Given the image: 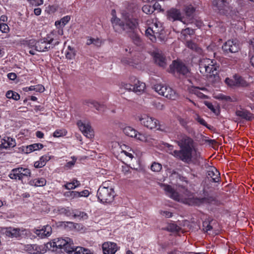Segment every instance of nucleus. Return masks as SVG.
<instances>
[{
  "label": "nucleus",
  "mask_w": 254,
  "mask_h": 254,
  "mask_svg": "<svg viewBox=\"0 0 254 254\" xmlns=\"http://www.w3.org/2000/svg\"><path fill=\"white\" fill-rule=\"evenodd\" d=\"M177 143L181 149L175 150L172 155L184 163H191L193 159H197L200 156L199 153H197L194 148L193 140L190 137L182 135Z\"/></svg>",
  "instance_id": "obj_1"
},
{
  "label": "nucleus",
  "mask_w": 254,
  "mask_h": 254,
  "mask_svg": "<svg viewBox=\"0 0 254 254\" xmlns=\"http://www.w3.org/2000/svg\"><path fill=\"white\" fill-rule=\"evenodd\" d=\"M72 245L73 243L70 238H59L54 239L52 242L47 243L46 247L48 249L53 248L52 251H57V249H59L62 252H64L68 254H93L89 249L80 247L75 248Z\"/></svg>",
  "instance_id": "obj_2"
},
{
  "label": "nucleus",
  "mask_w": 254,
  "mask_h": 254,
  "mask_svg": "<svg viewBox=\"0 0 254 254\" xmlns=\"http://www.w3.org/2000/svg\"><path fill=\"white\" fill-rule=\"evenodd\" d=\"M115 13V10H112V14L113 17L111 19V22L116 32L121 33L123 31H125L128 33L133 31L136 28L138 24L136 19L130 17L128 13H123L122 20L116 16L114 17Z\"/></svg>",
  "instance_id": "obj_3"
},
{
  "label": "nucleus",
  "mask_w": 254,
  "mask_h": 254,
  "mask_svg": "<svg viewBox=\"0 0 254 254\" xmlns=\"http://www.w3.org/2000/svg\"><path fill=\"white\" fill-rule=\"evenodd\" d=\"M218 68V67L213 64L212 61L209 59L200 60L199 64L200 73L206 75L212 82L218 81L219 79Z\"/></svg>",
  "instance_id": "obj_4"
},
{
  "label": "nucleus",
  "mask_w": 254,
  "mask_h": 254,
  "mask_svg": "<svg viewBox=\"0 0 254 254\" xmlns=\"http://www.w3.org/2000/svg\"><path fill=\"white\" fill-rule=\"evenodd\" d=\"M97 196L100 202L110 203L114 200L115 193L114 189L107 186V183L105 182L99 188Z\"/></svg>",
  "instance_id": "obj_5"
},
{
  "label": "nucleus",
  "mask_w": 254,
  "mask_h": 254,
  "mask_svg": "<svg viewBox=\"0 0 254 254\" xmlns=\"http://www.w3.org/2000/svg\"><path fill=\"white\" fill-rule=\"evenodd\" d=\"M31 172L29 169L23 167H18L11 170L8 177L12 180L22 181L25 178L31 177Z\"/></svg>",
  "instance_id": "obj_6"
},
{
  "label": "nucleus",
  "mask_w": 254,
  "mask_h": 254,
  "mask_svg": "<svg viewBox=\"0 0 254 254\" xmlns=\"http://www.w3.org/2000/svg\"><path fill=\"white\" fill-rule=\"evenodd\" d=\"M184 13L182 14L183 17V23L188 24L192 23L194 21V13L195 8L191 5L187 6L184 10Z\"/></svg>",
  "instance_id": "obj_7"
},
{
  "label": "nucleus",
  "mask_w": 254,
  "mask_h": 254,
  "mask_svg": "<svg viewBox=\"0 0 254 254\" xmlns=\"http://www.w3.org/2000/svg\"><path fill=\"white\" fill-rule=\"evenodd\" d=\"M223 51L227 54L237 53L240 50L239 44L234 40H228L222 46Z\"/></svg>",
  "instance_id": "obj_8"
},
{
  "label": "nucleus",
  "mask_w": 254,
  "mask_h": 254,
  "mask_svg": "<svg viewBox=\"0 0 254 254\" xmlns=\"http://www.w3.org/2000/svg\"><path fill=\"white\" fill-rule=\"evenodd\" d=\"M141 124L150 129H153L157 127L158 121L156 119L144 115L139 118Z\"/></svg>",
  "instance_id": "obj_9"
},
{
  "label": "nucleus",
  "mask_w": 254,
  "mask_h": 254,
  "mask_svg": "<svg viewBox=\"0 0 254 254\" xmlns=\"http://www.w3.org/2000/svg\"><path fill=\"white\" fill-rule=\"evenodd\" d=\"M171 67L174 72H176L180 74L187 75L189 73V70L188 67L182 62L174 61L172 66Z\"/></svg>",
  "instance_id": "obj_10"
},
{
  "label": "nucleus",
  "mask_w": 254,
  "mask_h": 254,
  "mask_svg": "<svg viewBox=\"0 0 254 254\" xmlns=\"http://www.w3.org/2000/svg\"><path fill=\"white\" fill-rule=\"evenodd\" d=\"M77 125L79 129L85 136L89 138H92L93 136V130L88 123H83L81 121H78Z\"/></svg>",
  "instance_id": "obj_11"
},
{
  "label": "nucleus",
  "mask_w": 254,
  "mask_h": 254,
  "mask_svg": "<svg viewBox=\"0 0 254 254\" xmlns=\"http://www.w3.org/2000/svg\"><path fill=\"white\" fill-rule=\"evenodd\" d=\"M53 41V38H51L48 40L43 39L37 41L35 50L40 52L48 51L51 49V44Z\"/></svg>",
  "instance_id": "obj_12"
},
{
  "label": "nucleus",
  "mask_w": 254,
  "mask_h": 254,
  "mask_svg": "<svg viewBox=\"0 0 254 254\" xmlns=\"http://www.w3.org/2000/svg\"><path fill=\"white\" fill-rule=\"evenodd\" d=\"M214 200V198L212 197L209 198L202 197L200 198L193 197L189 198L186 199L184 202L189 205H199L203 203H210Z\"/></svg>",
  "instance_id": "obj_13"
},
{
  "label": "nucleus",
  "mask_w": 254,
  "mask_h": 254,
  "mask_svg": "<svg viewBox=\"0 0 254 254\" xmlns=\"http://www.w3.org/2000/svg\"><path fill=\"white\" fill-rule=\"evenodd\" d=\"M153 56L157 64L162 67H165L166 66V59L161 51L155 50L153 53Z\"/></svg>",
  "instance_id": "obj_14"
},
{
  "label": "nucleus",
  "mask_w": 254,
  "mask_h": 254,
  "mask_svg": "<svg viewBox=\"0 0 254 254\" xmlns=\"http://www.w3.org/2000/svg\"><path fill=\"white\" fill-rule=\"evenodd\" d=\"M24 250L31 254H40L46 251L43 246L37 245H26L24 246Z\"/></svg>",
  "instance_id": "obj_15"
},
{
  "label": "nucleus",
  "mask_w": 254,
  "mask_h": 254,
  "mask_svg": "<svg viewBox=\"0 0 254 254\" xmlns=\"http://www.w3.org/2000/svg\"><path fill=\"white\" fill-rule=\"evenodd\" d=\"M104 254H115L118 250L117 244L113 242H106L102 245Z\"/></svg>",
  "instance_id": "obj_16"
},
{
  "label": "nucleus",
  "mask_w": 254,
  "mask_h": 254,
  "mask_svg": "<svg viewBox=\"0 0 254 254\" xmlns=\"http://www.w3.org/2000/svg\"><path fill=\"white\" fill-rule=\"evenodd\" d=\"M52 231V228L49 225L44 226L41 229L33 230V232L41 238H44L49 236L51 234Z\"/></svg>",
  "instance_id": "obj_17"
},
{
  "label": "nucleus",
  "mask_w": 254,
  "mask_h": 254,
  "mask_svg": "<svg viewBox=\"0 0 254 254\" xmlns=\"http://www.w3.org/2000/svg\"><path fill=\"white\" fill-rule=\"evenodd\" d=\"M168 18L173 21H181L183 23V17L181 11L176 8H172L168 12Z\"/></svg>",
  "instance_id": "obj_18"
},
{
  "label": "nucleus",
  "mask_w": 254,
  "mask_h": 254,
  "mask_svg": "<svg viewBox=\"0 0 254 254\" xmlns=\"http://www.w3.org/2000/svg\"><path fill=\"white\" fill-rule=\"evenodd\" d=\"M1 233L6 236L11 238H18L20 236V230L19 228H13L11 227L2 229Z\"/></svg>",
  "instance_id": "obj_19"
},
{
  "label": "nucleus",
  "mask_w": 254,
  "mask_h": 254,
  "mask_svg": "<svg viewBox=\"0 0 254 254\" xmlns=\"http://www.w3.org/2000/svg\"><path fill=\"white\" fill-rule=\"evenodd\" d=\"M154 26H155V29H157L158 27V25L155 23L154 24ZM159 31L158 29L153 30L150 27H148L145 30V35L149 37L150 40L152 42L156 41L157 37H159Z\"/></svg>",
  "instance_id": "obj_20"
},
{
  "label": "nucleus",
  "mask_w": 254,
  "mask_h": 254,
  "mask_svg": "<svg viewBox=\"0 0 254 254\" xmlns=\"http://www.w3.org/2000/svg\"><path fill=\"white\" fill-rule=\"evenodd\" d=\"M164 190L168 196L175 200L180 201V196L179 193L172 188L171 186L167 185H164Z\"/></svg>",
  "instance_id": "obj_21"
},
{
  "label": "nucleus",
  "mask_w": 254,
  "mask_h": 254,
  "mask_svg": "<svg viewBox=\"0 0 254 254\" xmlns=\"http://www.w3.org/2000/svg\"><path fill=\"white\" fill-rule=\"evenodd\" d=\"M236 115L242 119L248 121H252L254 118L252 113L245 109L237 110L236 111Z\"/></svg>",
  "instance_id": "obj_22"
},
{
  "label": "nucleus",
  "mask_w": 254,
  "mask_h": 254,
  "mask_svg": "<svg viewBox=\"0 0 254 254\" xmlns=\"http://www.w3.org/2000/svg\"><path fill=\"white\" fill-rule=\"evenodd\" d=\"M220 174L219 171L214 167L211 168L207 172V176L211 178V182L218 183L220 180Z\"/></svg>",
  "instance_id": "obj_23"
},
{
  "label": "nucleus",
  "mask_w": 254,
  "mask_h": 254,
  "mask_svg": "<svg viewBox=\"0 0 254 254\" xmlns=\"http://www.w3.org/2000/svg\"><path fill=\"white\" fill-rule=\"evenodd\" d=\"M200 90H201L203 92H207V90L205 87L199 88L198 87L193 86L190 88V92L196 95L198 97L201 99H206L207 98V96L205 95L204 93L201 92Z\"/></svg>",
  "instance_id": "obj_24"
},
{
  "label": "nucleus",
  "mask_w": 254,
  "mask_h": 254,
  "mask_svg": "<svg viewBox=\"0 0 254 254\" xmlns=\"http://www.w3.org/2000/svg\"><path fill=\"white\" fill-rule=\"evenodd\" d=\"M51 159L49 155H45L40 158L39 160L34 163V166L36 168H40L44 167L46 163Z\"/></svg>",
  "instance_id": "obj_25"
},
{
  "label": "nucleus",
  "mask_w": 254,
  "mask_h": 254,
  "mask_svg": "<svg viewBox=\"0 0 254 254\" xmlns=\"http://www.w3.org/2000/svg\"><path fill=\"white\" fill-rule=\"evenodd\" d=\"M212 3L214 10L218 11L221 10H225L227 4L226 0H213Z\"/></svg>",
  "instance_id": "obj_26"
},
{
  "label": "nucleus",
  "mask_w": 254,
  "mask_h": 254,
  "mask_svg": "<svg viewBox=\"0 0 254 254\" xmlns=\"http://www.w3.org/2000/svg\"><path fill=\"white\" fill-rule=\"evenodd\" d=\"M145 88V84L144 83L139 81L137 80L136 82H134L132 88V91L137 94H141L144 91Z\"/></svg>",
  "instance_id": "obj_27"
},
{
  "label": "nucleus",
  "mask_w": 254,
  "mask_h": 254,
  "mask_svg": "<svg viewBox=\"0 0 254 254\" xmlns=\"http://www.w3.org/2000/svg\"><path fill=\"white\" fill-rule=\"evenodd\" d=\"M85 104L90 108H94L98 111H101L104 108V105L99 104L97 101L89 99L85 101Z\"/></svg>",
  "instance_id": "obj_28"
},
{
  "label": "nucleus",
  "mask_w": 254,
  "mask_h": 254,
  "mask_svg": "<svg viewBox=\"0 0 254 254\" xmlns=\"http://www.w3.org/2000/svg\"><path fill=\"white\" fill-rule=\"evenodd\" d=\"M163 96L169 99L176 100L178 98L179 95L176 91L172 89L171 87H168Z\"/></svg>",
  "instance_id": "obj_29"
},
{
  "label": "nucleus",
  "mask_w": 254,
  "mask_h": 254,
  "mask_svg": "<svg viewBox=\"0 0 254 254\" xmlns=\"http://www.w3.org/2000/svg\"><path fill=\"white\" fill-rule=\"evenodd\" d=\"M43 147V145L41 143H34L27 146L23 151L26 153H30L33 151L39 150Z\"/></svg>",
  "instance_id": "obj_30"
},
{
  "label": "nucleus",
  "mask_w": 254,
  "mask_h": 254,
  "mask_svg": "<svg viewBox=\"0 0 254 254\" xmlns=\"http://www.w3.org/2000/svg\"><path fill=\"white\" fill-rule=\"evenodd\" d=\"M2 143H5L3 145V148L14 147L16 145L15 139L10 137H5L2 139Z\"/></svg>",
  "instance_id": "obj_31"
},
{
  "label": "nucleus",
  "mask_w": 254,
  "mask_h": 254,
  "mask_svg": "<svg viewBox=\"0 0 254 254\" xmlns=\"http://www.w3.org/2000/svg\"><path fill=\"white\" fill-rule=\"evenodd\" d=\"M29 184L32 186L34 187H43L46 185V180L45 179L43 178L35 179L30 180L29 182Z\"/></svg>",
  "instance_id": "obj_32"
},
{
  "label": "nucleus",
  "mask_w": 254,
  "mask_h": 254,
  "mask_svg": "<svg viewBox=\"0 0 254 254\" xmlns=\"http://www.w3.org/2000/svg\"><path fill=\"white\" fill-rule=\"evenodd\" d=\"M123 132L124 133L128 136L131 137H134V136H136V132L137 131L132 128L131 127L127 126L126 127L123 128Z\"/></svg>",
  "instance_id": "obj_33"
},
{
  "label": "nucleus",
  "mask_w": 254,
  "mask_h": 254,
  "mask_svg": "<svg viewBox=\"0 0 254 254\" xmlns=\"http://www.w3.org/2000/svg\"><path fill=\"white\" fill-rule=\"evenodd\" d=\"M234 78L235 80L236 86L246 87L248 83L241 76L238 75H235Z\"/></svg>",
  "instance_id": "obj_34"
},
{
  "label": "nucleus",
  "mask_w": 254,
  "mask_h": 254,
  "mask_svg": "<svg viewBox=\"0 0 254 254\" xmlns=\"http://www.w3.org/2000/svg\"><path fill=\"white\" fill-rule=\"evenodd\" d=\"M168 86L163 84H157L154 86V90L159 95L163 96Z\"/></svg>",
  "instance_id": "obj_35"
},
{
  "label": "nucleus",
  "mask_w": 254,
  "mask_h": 254,
  "mask_svg": "<svg viewBox=\"0 0 254 254\" xmlns=\"http://www.w3.org/2000/svg\"><path fill=\"white\" fill-rule=\"evenodd\" d=\"M6 97L9 99H12L15 101H18L20 99V95L16 92L9 90L6 93Z\"/></svg>",
  "instance_id": "obj_36"
},
{
  "label": "nucleus",
  "mask_w": 254,
  "mask_h": 254,
  "mask_svg": "<svg viewBox=\"0 0 254 254\" xmlns=\"http://www.w3.org/2000/svg\"><path fill=\"white\" fill-rule=\"evenodd\" d=\"M186 46L189 48L196 52H198L200 50V49L197 47V45L190 40L187 41Z\"/></svg>",
  "instance_id": "obj_37"
},
{
  "label": "nucleus",
  "mask_w": 254,
  "mask_h": 254,
  "mask_svg": "<svg viewBox=\"0 0 254 254\" xmlns=\"http://www.w3.org/2000/svg\"><path fill=\"white\" fill-rule=\"evenodd\" d=\"M167 230L172 232H178L181 230V228L175 224H170L167 227Z\"/></svg>",
  "instance_id": "obj_38"
},
{
  "label": "nucleus",
  "mask_w": 254,
  "mask_h": 254,
  "mask_svg": "<svg viewBox=\"0 0 254 254\" xmlns=\"http://www.w3.org/2000/svg\"><path fill=\"white\" fill-rule=\"evenodd\" d=\"M64 195L70 197L71 199L79 197V192L76 191H69L66 192Z\"/></svg>",
  "instance_id": "obj_39"
},
{
  "label": "nucleus",
  "mask_w": 254,
  "mask_h": 254,
  "mask_svg": "<svg viewBox=\"0 0 254 254\" xmlns=\"http://www.w3.org/2000/svg\"><path fill=\"white\" fill-rule=\"evenodd\" d=\"M142 10L143 12L147 14H150L154 11V8L150 5H145L142 8Z\"/></svg>",
  "instance_id": "obj_40"
},
{
  "label": "nucleus",
  "mask_w": 254,
  "mask_h": 254,
  "mask_svg": "<svg viewBox=\"0 0 254 254\" xmlns=\"http://www.w3.org/2000/svg\"><path fill=\"white\" fill-rule=\"evenodd\" d=\"M210 222L204 221L202 223L203 230L205 232L208 233L212 229V227L210 225Z\"/></svg>",
  "instance_id": "obj_41"
},
{
  "label": "nucleus",
  "mask_w": 254,
  "mask_h": 254,
  "mask_svg": "<svg viewBox=\"0 0 254 254\" xmlns=\"http://www.w3.org/2000/svg\"><path fill=\"white\" fill-rule=\"evenodd\" d=\"M162 169V165L158 163L154 162L151 166L152 171L156 172H159Z\"/></svg>",
  "instance_id": "obj_42"
},
{
  "label": "nucleus",
  "mask_w": 254,
  "mask_h": 254,
  "mask_svg": "<svg viewBox=\"0 0 254 254\" xmlns=\"http://www.w3.org/2000/svg\"><path fill=\"white\" fill-rule=\"evenodd\" d=\"M134 137L141 141H146L147 140V137L145 134L138 132H136V136H134Z\"/></svg>",
  "instance_id": "obj_43"
},
{
  "label": "nucleus",
  "mask_w": 254,
  "mask_h": 254,
  "mask_svg": "<svg viewBox=\"0 0 254 254\" xmlns=\"http://www.w3.org/2000/svg\"><path fill=\"white\" fill-rule=\"evenodd\" d=\"M133 42L136 45H140L141 43V40L138 35L133 33L131 37Z\"/></svg>",
  "instance_id": "obj_44"
},
{
  "label": "nucleus",
  "mask_w": 254,
  "mask_h": 254,
  "mask_svg": "<svg viewBox=\"0 0 254 254\" xmlns=\"http://www.w3.org/2000/svg\"><path fill=\"white\" fill-rule=\"evenodd\" d=\"M194 33V30L190 28H186L185 29L183 30L182 31V34L185 36H186L188 35H193Z\"/></svg>",
  "instance_id": "obj_45"
},
{
  "label": "nucleus",
  "mask_w": 254,
  "mask_h": 254,
  "mask_svg": "<svg viewBox=\"0 0 254 254\" xmlns=\"http://www.w3.org/2000/svg\"><path fill=\"white\" fill-rule=\"evenodd\" d=\"M74 217H81L83 219H86L87 218V214L84 212L77 211L74 213L73 215Z\"/></svg>",
  "instance_id": "obj_46"
},
{
  "label": "nucleus",
  "mask_w": 254,
  "mask_h": 254,
  "mask_svg": "<svg viewBox=\"0 0 254 254\" xmlns=\"http://www.w3.org/2000/svg\"><path fill=\"white\" fill-rule=\"evenodd\" d=\"M133 86V85L126 83H122L121 84V88L128 91H132Z\"/></svg>",
  "instance_id": "obj_47"
},
{
  "label": "nucleus",
  "mask_w": 254,
  "mask_h": 254,
  "mask_svg": "<svg viewBox=\"0 0 254 254\" xmlns=\"http://www.w3.org/2000/svg\"><path fill=\"white\" fill-rule=\"evenodd\" d=\"M204 104L213 113L217 114V110L214 108L211 103L208 101H205Z\"/></svg>",
  "instance_id": "obj_48"
},
{
  "label": "nucleus",
  "mask_w": 254,
  "mask_h": 254,
  "mask_svg": "<svg viewBox=\"0 0 254 254\" xmlns=\"http://www.w3.org/2000/svg\"><path fill=\"white\" fill-rule=\"evenodd\" d=\"M36 45L37 42L34 39H30L26 41V45H27V46L30 48L35 47V50H36Z\"/></svg>",
  "instance_id": "obj_49"
},
{
  "label": "nucleus",
  "mask_w": 254,
  "mask_h": 254,
  "mask_svg": "<svg viewBox=\"0 0 254 254\" xmlns=\"http://www.w3.org/2000/svg\"><path fill=\"white\" fill-rule=\"evenodd\" d=\"M75 56V51H67L65 53L66 58L69 60L73 59Z\"/></svg>",
  "instance_id": "obj_50"
},
{
  "label": "nucleus",
  "mask_w": 254,
  "mask_h": 254,
  "mask_svg": "<svg viewBox=\"0 0 254 254\" xmlns=\"http://www.w3.org/2000/svg\"><path fill=\"white\" fill-rule=\"evenodd\" d=\"M0 30L3 33H6L9 30V27L5 23H0Z\"/></svg>",
  "instance_id": "obj_51"
},
{
  "label": "nucleus",
  "mask_w": 254,
  "mask_h": 254,
  "mask_svg": "<svg viewBox=\"0 0 254 254\" xmlns=\"http://www.w3.org/2000/svg\"><path fill=\"white\" fill-rule=\"evenodd\" d=\"M225 83L231 87L236 86L235 79L233 80L227 78L225 79Z\"/></svg>",
  "instance_id": "obj_52"
},
{
  "label": "nucleus",
  "mask_w": 254,
  "mask_h": 254,
  "mask_svg": "<svg viewBox=\"0 0 254 254\" xmlns=\"http://www.w3.org/2000/svg\"><path fill=\"white\" fill-rule=\"evenodd\" d=\"M70 17L69 16H65L61 19L62 25L64 26L70 20Z\"/></svg>",
  "instance_id": "obj_53"
},
{
  "label": "nucleus",
  "mask_w": 254,
  "mask_h": 254,
  "mask_svg": "<svg viewBox=\"0 0 254 254\" xmlns=\"http://www.w3.org/2000/svg\"><path fill=\"white\" fill-rule=\"evenodd\" d=\"M71 158L72 159V161H69L65 165V166L66 168H70L72 167L73 166H74V165L75 164V163L76 161V158L74 156L72 157Z\"/></svg>",
  "instance_id": "obj_54"
},
{
  "label": "nucleus",
  "mask_w": 254,
  "mask_h": 254,
  "mask_svg": "<svg viewBox=\"0 0 254 254\" xmlns=\"http://www.w3.org/2000/svg\"><path fill=\"white\" fill-rule=\"evenodd\" d=\"M218 98L220 99L221 100H225L226 101H229V102L233 101L232 99L230 96H225L224 95H219Z\"/></svg>",
  "instance_id": "obj_55"
},
{
  "label": "nucleus",
  "mask_w": 254,
  "mask_h": 254,
  "mask_svg": "<svg viewBox=\"0 0 254 254\" xmlns=\"http://www.w3.org/2000/svg\"><path fill=\"white\" fill-rule=\"evenodd\" d=\"M89 194V192L88 190H85L83 191L79 192V197H87Z\"/></svg>",
  "instance_id": "obj_56"
},
{
  "label": "nucleus",
  "mask_w": 254,
  "mask_h": 254,
  "mask_svg": "<svg viewBox=\"0 0 254 254\" xmlns=\"http://www.w3.org/2000/svg\"><path fill=\"white\" fill-rule=\"evenodd\" d=\"M35 91L39 92H43L45 90L44 87L40 84H38L35 86Z\"/></svg>",
  "instance_id": "obj_57"
},
{
  "label": "nucleus",
  "mask_w": 254,
  "mask_h": 254,
  "mask_svg": "<svg viewBox=\"0 0 254 254\" xmlns=\"http://www.w3.org/2000/svg\"><path fill=\"white\" fill-rule=\"evenodd\" d=\"M64 187L67 190H72L76 188V186L73 185L72 182L67 183L65 185H64Z\"/></svg>",
  "instance_id": "obj_58"
},
{
  "label": "nucleus",
  "mask_w": 254,
  "mask_h": 254,
  "mask_svg": "<svg viewBox=\"0 0 254 254\" xmlns=\"http://www.w3.org/2000/svg\"><path fill=\"white\" fill-rule=\"evenodd\" d=\"M154 105L155 107V108L158 110H162L164 108V105L160 102H155L154 103Z\"/></svg>",
  "instance_id": "obj_59"
},
{
  "label": "nucleus",
  "mask_w": 254,
  "mask_h": 254,
  "mask_svg": "<svg viewBox=\"0 0 254 254\" xmlns=\"http://www.w3.org/2000/svg\"><path fill=\"white\" fill-rule=\"evenodd\" d=\"M168 254H191V253H190L181 252L177 250H175L173 251L170 252Z\"/></svg>",
  "instance_id": "obj_60"
},
{
  "label": "nucleus",
  "mask_w": 254,
  "mask_h": 254,
  "mask_svg": "<svg viewBox=\"0 0 254 254\" xmlns=\"http://www.w3.org/2000/svg\"><path fill=\"white\" fill-rule=\"evenodd\" d=\"M63 135V132L61 130H56L53 134V136L56 137H59Z\"/></svg>",
  "instance_id": "obj_61"
},
{
  "label": "nucleus",
  "mask_w": 254,
  "mask_h": 254,
  "mask_svg": "<svg viewBox=\"0 0 254 254\" xmlns=\"http://www.w3.org/2000/svg\"><path fill=\"white\" fill-rule=\"evenodd\" d=\"M196 121L201 125L206 126L207 124L206 122L202 118H201L199 116H197L196 118Z\"/></svg>",
  "instance_id": "obj_62"
},
{
  "label": "nucleus",
  "mask_w": 254,
  "mask_h": 254,
  "mask_svg": "<svg viewBox=\"0 0 254 254\" xmlns=\"http://www.w3.org/2000/svg\"><path fill=\"white\" fill-rule=\"evenodd\" d=\"M165 145V146L168 148L169 153L172 155V153H173V151H174L173 150L174 146L167 143H166Z\"/></svg>",
  "instance_id": "obj_63"
},
{
  "label": "nucleus",
  "mask_w": 254,
  "mask_h": 254,
  "mask_svg": "<svg viewBox=\"0 0 254 254\" xmlns=\"http://www.w3.org/2000/svg\"><path fill=\"white\" fill-rule=\"evenodd\" d=\"M7 77L11 80H13L16 79L17 76L15 73L11 72L7 74Z\"/></svg>",
  "instance_id": "obj_64"
}]
</instances>
